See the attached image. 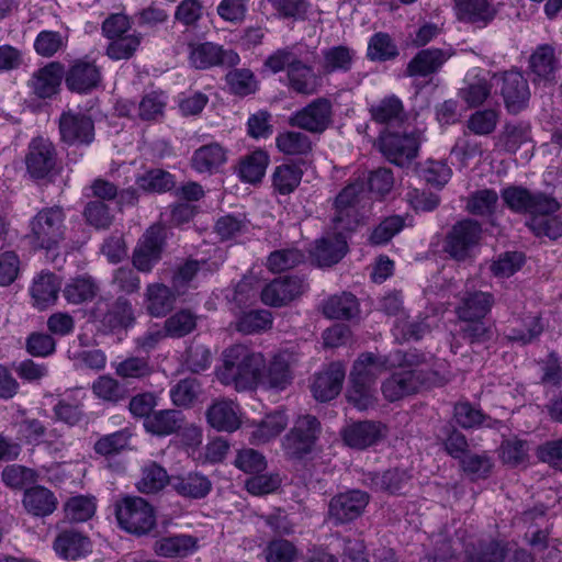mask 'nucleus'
<instances>
[{"instance_id":"774afa93","label":"nucleus","mask_w":562,"mask_h":562,"mask_svg":"<svg viewBox=\"0 0 562 562\" xmlns=\"http://www.w3.org/2000/svg\"><path fill=\"white\" fill-rule=\"evenodd\" d=\"M551 214H535L528 222L529 228L537 236L557 239L562 236V221Z\"/></svg>"},{"instance_id":"9b49d317","label":"nucleus","mask_w":562,"mask_h":562,"mask_svg":"<svg viewBox=\"0 0 562 562\" xmlns=\"http://www.w3.org/2000/svg\"><path fill=\"white\" fill-rule=\"evenodd\" d=\"M166 243L162 226L153 225L138 239L132 255V263L139 272L148 273L161 259Z\"/></svg>"},{"instance_id":"e433bc0d","label":"nucleus","mask_w":562,"mask_h":562,"mask_svg":"<svg viewBox=\"0 0 562 562\" xmlns=\"http://www.w3.org/2000/svg\"><path fill=\"white\" fill-rule=\"evenodd\" d=\"M529 66L536 76L535 80L554 81L558 68L554 48L549 44L538 46L530 56Z\"/></svg>"},{"instance_id":"49530a36","label":"nucleus","mask_w":562,"mask_h":562,"mask_svg":"<svg viewBox=\"0 0 562 562\" xmlns=\"http://www.w3.org/2000/svg\"><path fill=\"white\" fill-rule=\"evenodd\" d=\"M400 52L393 38L384 32L373 34L368 43L367 58L371 61L395 59Z\"/></svg>"},{"instance_id":"72a5a7b5","label":"nucleus","mask_w":562,"mask_h":562,"mask_svg":"<svg viewBox=\"0 0 562 562\" xmlns=\"http://www.w3.org/2000/svg\"><path fill=\"white\" fill-rule=\"evenodd\" d=\"M179 294V290L164 283L148 284L145 293L148 313L155 317L167 315L173 308Z\"/></svg>"},{"instance_id":"423d86ee","label":"nucleus","mask_w":562,"mask_h":562,"mask_svg":"<svg viewBox=\"0 0 562 562\" xmlns=\"http://www.w3.org/2000/svg\"><path fill=\"white\" fill-rule=\"evenodd\" d=\"M502 199L505 205L515 213L530 214H553L560 204L559 202L541 192L532 193L519 186H512L502 191Z\"/></svg>"},{"instance_id":"20e7f679","label":"nucleus","mask_w":562,"mask_h":562,"mask_svg":"<svg viewBox=\"0 0 562 562\" xmlns=\"http://www.w3.org/2000/svg\"><path fill=\"white\" fill-rule=\"evenodd\" d=\"M115 515L120 527L132 535H147L156 526L154 507L139 496L124 497L116 504Z\"/></svg>"},{"instance_id":"c85d7f7f","label":"nucleus","mask_w":562,"mask_h":562,"mask_svg":"<svg viewBox=\"0 0 562 562\" xmlns=\"http://www.w3.org/2000/svg\"><path fill=\"white\" fill-rule=\"evenodd\" d=\"M369 112L375 123L386 126H401L408 119L402 100L394 94L372 104Z\"/></svg>"},{"instance_id":"a18cd8bd","label":"nucleus","mask_w":562,"mask_h":562,"mask_svg":"<svg viewBox=\"0 0 562 562\" xmlns=\"http://www.w3.org/2000/svg\"><path fill=\"white\" fill-rule=\"evenodd\" d=\"M302 176V169L295 164L277 166L272 173V188L279 194H290L299 187Z\"/></svg>"},{"instance_id":"dca6fc26","label":"nucleus","mask_w":562,"mask_h":562,"mask_svg":"<svg viewBox=\"0 0 562 562\" xmlns=\"http://www.w3.org/2000/svg\"><path fill=\"white\" fill-rule=\"evenodd\" d=\"M346 370L340 362H331L314 374L311 391L315 400L328 402L337 397L342 389Z\"/></svg>"},{"instance_id":"69168bd1","label":"nucleus","mask_w":562,"mask_h":562,"mask_svg":"<svg viewBox=\"0 0 562 562\" xmlns=\"http://www.w3.org/2000/svg\"><path fill=\"white\" fill-rule=\"evenodd\" d=\"M64 512L70 521H87L94 515L95 504L87 496H75L67 501Z\"/></svg>"},{"instance_id":"6e6d98bb","label":"nucleus","mask_w":562,"mask_h":562,"mask_svg":"<svg viewBox=\"0 0 562 562\" xmlns=\"http://www.w3.org/2000/svg\"><path fill=\"white\" fill-rule=\"evenodd\" d=\"M460 465L472 481L488 477L493 469V462L485 453H465L460 458Z\"/></svg>"},{"instance_id":"5fc2aeb1","label":"nucleus","mask_w":562,"mask_h":562,"mask_svg":"<svg viewBox=\"0 0 562 562\" xmlns=\"http://www.w3.org/2000/svg\"><path fill=\"white\" fill-rule=\"evenodd\" d=\"M498 202V194L493 189H483L473 192L467 201V211L473 215H492Z\"/></svg>"},{"instance_id":"6e6552de","label":"nucleus","mask_w":562,"mask_h":562,"mask_svg":"<svg viewBox=\"0 0 562 562\" xmlns=\"http://www.w3.org/2000/svg\"><path fill=\"white\" fill-rule=\"evenodd\" d=\"M333 103L325 97L317 98L289 117L293 127L321 135L333 124Z\"/></svg>"},{"instance_id":"4c0bfd02","label":"nucleus","mask_w":562,"mask_h":562,"mask_svg":"<svg viewBox=\"0 0 562 562\" xmlns=\"http://www.w3.org/2000/svg\"><path fill=\"white\" fill-rule=\"evenodd\" d=\"M60 290L58 278L50 272L38 274L31 286V295L34 305L40 310L46 308L57 301Z\"/></svg>"},{"instance_id":"f257e3e1","label":"nucleus","mask_w":562,"mask_h":562,"mask_svg":"<svg viewBox=\"0 0 562 562\" xmlns=\"http://www.w3.org/2000/svg\"><path fill=\"white\" fill-rule=\"evenodd\" d=\"M265 357L245 345L237 344L222 353V364L216 370L221 383L233 385L237 391L254 390L260 382Z\"/></svg>"},{"instance_id":"4468645a","label":"nucleus","mask_w":562,"mask_h":562,"mask_svg":"<svg viewBox=\"0 0 562 562\" xmlns=\"http://www.w3.org/2000/svg\"><path fill=\"white\" fill-rule=\"evenodd\" d=\"M92 316L109 330L127 328L135 323L134 310L131 302L119 296L111 305L100 299L92 310Z\"/></svg>"},{"instance_id":"f8f14e48","label":"nucleus","mask_w":562,"mask_h":562,"mask_svg":"<svg viewBox=\"0 0 562 562\" xmlns=\"http://www.w3.org/2000/svg\"><path fill=\"white\" fill-rule=\"evenodd\" d=\"M299 362L297 355L290 350L276 352L261 370V384L274 389L285 390L293 381L294 368Z\"/></svg>"},{"instance_id":"412c9836","label":"nucleus","mask_w":562,"mask_h":562,"mask_svg":"<svg viewBox=\"0 0 562 562\" xmlns=\"http://www.w3.org/2000/svg\"><path fill=\"white\" fill-rule=\"evenodd\" d=\"M317 425L300 424L284 436L282 446L289 459L301 460L312 452L319 431Z\"/></svg>"},{"instance_id":"0eeeda50","label":"nucleus","mask_w":562,"mask_h":562,"mask_svg":"<svg viewBox=\"0 0 562 562\" xmlns=\"http://www.w3.org/2000/svg\"><path fill=\"white\" fill-rule=\"evenodd\" d=\"M420 143L419 132L409 134L384 132L379 137V149L391 164L406 167L417 157Z\"/></svg>"},{"instance_id":"b1692460","label":"nucleus","mask_w":562,"mask_h":562,"mask_svg":"<svg viewBox=\"0 0 562 562\" xmlns=\"http://www.w3.org/2000/svg\"><path fill=\"white\" fill-rule=\"evenodd\" d=\"M158 401L153 392H144L134 395L130 400L128 409L134 418L147 419L154 413V422H179L182 419L178 409H161L155 412Z\"/></svg>"},{"instance_id":"680f3d73","label":"nucleus","mask_w":562,"mask_h":562,"mask_svg":"<svg viewBox=\"0 0 562 562\" xmlns=\"http://www.w3.org/2000/svg\"><path fill=\"white\" fill-rule=\"evenodd\" d=\"M529 139V127L524 124L507 123L498 136L499 144L509 154L516 153Z\"/></svg>"},{"instance_id":"9d476101","label":"nucleus","mask_w":562,"mask_h":562,"mask_svg":"<svg viewBox=\"0 0 562 562\" xmlns=\"http://www.w3.org/2000/svg\"><path fill=\"white\" fill-rule=\"evenodd\" d=\"M60 140L68 146H89L95 136L92 117L82 112L68 110L58 120Z\"/></svg>"},{"instance_id":"7c9ffc66","label":"nucleus","mask_w":562,"mask_h":562,"mask_svg":"<svg viewBox=\"0 0 562 562\" xmlns=\"http://www.w3.org/2000/svg\"><path fill=\"white\" fill-rule=\"evenodd\" d=\"M55 552L65 560H77L91 550V541L75 529L60 531L54 541Z\"/></svg>"},{"instance_id":"4d7b16f0","label":"nucleus","mask_w":562,"mask_h":562,"mask_svg":"<svg viewBox=\"0 0 562 562\" xmlns=\"http://www.w3.org/2000/svg\"><path fill=\"white\" fill-rule=\"evenodd\" d=\"M196 327V316L188 311L181 310L165 321L164 328L168 337L181 338L192 333Z\"/></svg>"},{"instance_id":"aec40b11","label":"nucleus","mask_w":562,"mask_h":562,"mask_svg":"<svg viewBox=\"0 0 562 562\" xmlns=\"http://www.w3.org/2000/svg\"><path fill=\"white\" fill-rule=\"evenodd\" d=\"M305 290L303 280L299 277H280L268 283L261 291V300L266 305L283 306Z\"/></svg>"},{"instance_id":"5701e85b","label":"nucleus","mask_w":562,"mask_h":562,"mask_svg":"<svg viewBox=\"0 0 562 562\" xmlns=\"http://www.w3.org/2000/svg\"><path fill=\"white\" fill-rule=\"evenodd\" d=\"M452 56L450 49L425 48L420 49L407 64L405 75L407 77L426 78L437 74L447 60Z\"/></svg>"},{"instance_id":"052dcab7","label":"nucleus","mask_w":562,"mask_h":562,"mask_svg":"<svg viewBox=\"0 0 562 562\" xmlns=\"http://www.w3.org/2000/svg\"><path fill=\"white\" fill-rule=\"evenodd\" d=\"M405 226V218L401 215L385 217L372 231L369 241L371 245L387 244Z\"/></svg>"},{"instance_id":"58836bf2","label":"nucleus","mask_w":562,"mask_h":562,"mask_svg":"<svg viewBox=\"0 0 562 562\" xmlns=\"http://www.w3.org/2000/svg\"><path fill=\"white\" fill-rule=\"evenodd\" d=\"M269 162L270 157L268 153L262 149H257L240 158L236 168L237 175L244 182H260L266 173Z\"/></svg>"},{"instance_id":"2eb2a0df","label":"nucleus","mask_w":562,"mask_h":562,"mask_svg":"<svg viewBox=\"0 0 562 562\" xmlns=\"http://www.w3.org/2000/svg\"><path fill=\"white\" fill-rule=\"evenodd\" d=\"M428 380L429 372L424 370H401L387 378L381 389L389 402H395L418 392Z\"/></svg>"},{"instance_id":"8fccbe9b","label":"nucleus","mask_w":562,"mask_h":562,"mask_svg":"<svg viewBox=\"0 0 562 562\" xmlns=\"http://www.w3.org/2000/svg\"><path fill=\"white\" fill-rule=\"evenodd\" d=\"M99 291L94 280L90 277H79L66 284L63 293L68 303L81 304L92 300Z\"/></svg>"},{"instance_id":"f3484780","label":"nucleus","mask_w":562,"mask_h":562,"mask_svg":"<svg viewBox=\"0 0 562 562\" xmlns=\"http://www.w3.org/2000/svg\"><path fill=\"white\" fill-rule=\"evenodd\" d=\"M369 494L359 490L348 491L334 496L328 514L336 524L349 522L358 518L369 503Z\"/></svg>"},{"instance_id":"a19ab883","label":"nucleus","mask_w":562,"mask_h":562,"mask_svg":"<svg viewBox=\"0 0 562 562\" xmlns=\"http://www.w3.org/2000/svg\"><path fill=\"white\" fill-rule=\"evenodd\" d=\"M276 146L286 156H306L313 150L311 138L297 131H284L277 135Z\"/></svg>"},{"instance_id":"c756f323","label":"nucleus","mask_w":562,"mask_h":562,"mask_svg":"<svg viewBox=\"0 0 562 562\" xmlns=\"http://www.w3.org/2000/svg\"><path fill=\"white\" fill-rule=\"evenodd\" d=\"M507 553L508 549L504 542L480 539L465 544L463 562H503Z\"/></svg>"},{"instance_id":"f03ea898","label":"nucleus","mask_w":562,"mask_h":562,"mask_svg":"<svg viewBox=\"0 0 562 562\" xmlns=\"http://www.w3.org/2000/svg\"><path fill=\"white\" fill-rule=\"evenodd\" d=\"M263 67L272 74L286 70V87L296 94L310 97L316 94L322 87L321 75L315 71L312 65L302 60L296 44L272 52L266 58Z\"/></svg>"},{"instance_id":"393cba45","label":"nucleus","mask_w":562,"mask_h":562,"mask_svg":"<svg viewBox=\"0 0 562 562\" xmlns=\"http://www.w3.org/2000/svg\"><path fill=\"white\" fill-rule=\"evenodd\" d=\"M101 81L99 68L85 60L76 61L65 76L66 87L74 92L87 93L94 89Z\"/></svg>"},{"instance_id":"37998d69","label":"nucleus","mask_w":562,"mask_h":562,"mask_svg":"<svg viewBox=\"0 0 562 562\" xmlns=\"http://www.w3.org/2000/svg\"><path fill=\"white\" fill-rule=\"evenodd\" d=\"M382 435V429L376 424H349L342 430L346 445L351 448L364 449L374 443Z\"/></svg>"},{"instance_id":"ea45409f","label":"nucleus","mask_w":562,"mask_h":562,"mask_svg":"<svg viewBox=\"0 0 562 562\" xmlns=\"http://www.w3.org/2000/svg\"><path fill=\"white\" fill-rule=\"evenodd\" d=\"M171 487L181 496L189 498L205 497L211 488V481L199 473L171 476Z\"/></svg>"},{"instance_id":"603ef678","label":"nucleus","mask_w":562,"mask_h":562,"mask_svg":"<svg viewBox=\"0 0 562 562\" xmlns=\"http://www.w3.org/2000/svg\"><path fill=\"white\" fill-rule=\"evenodd\" d=\"M115 374L124 380H142L153 374L154 368L145 357H127L114 367Z\"/></svg>"},{"instance_id":"bf43d9fd","label":"nucleus","mask_w":562,"mask_h":562,"mask_svg":"<svg viewBox=\"0 0 562 562\" xmlns=\"http://www.w3.org/2000/svg\"><path fill=\"white\" fill-rule=\"evenodd\" d=\"M136 183L144 191L158 193L169 191L175 186L172 175L162 169L148 170L136 179Z\"/></svg>"},{"instance_id":"bb28decb","label":"nucleus","mask_w":562,"mask_h":562,"mask_svg":"<svg viewBox=\"0 0 562 562\" xmlns=\"http://www.w3.org/2000/svg\"><path fill=\"white\" fill-rule=\"evenodd\" d=\"M459 21L486 26L496 15V9L488 0H453Z\"/></svg>"},{"instance_id":"1a4fd4ad","label":"nucleus","mask_w":562,"mask_h":562,"mask_svg":"<svg viewBox=\"0 0 562 562\" xmlns=\"http://www.w3.org/2000/svg\"><path fill=\"white\" fill-rule=\"evenodd\" d=\"M482 226L477 221L465 218L457 222L445 239V251L458 261L465 260L482 237Z\"/></svg>"},{"instance_id":"7ed1b4c3","label":"nucleus","mask_w":562,"mask_h":562,"mask_svg":"<svg viewBox=\"0 0 562 562\" xmlns=\"http://www.w3.org/2000/svg\"><path fill=\"white\" fill-rule=\"evenodd\" d=\"M66 213L59 205L40 210L30 222L29 238L36 248H58L66 235Z\"/></svg>"},{"instance_id":"2f4dec72","label":"nucleus","mask_w":562,"mask_h":562,"mask_svg":"<svg viewBox=\"0 0 562 562\" xmlns=\"http://www.w3.org/2000/svg\"><path fill=\"white\" fill-rule=\"evenodd\" d=\"M386 370V360L372 352L361 353L353 362L349 382L366 383L375 386L378 378Z\"/></svg>"},{"instance_id":"a878e982","label":"nucleus","mask_w":562,"mask_h":562,"mask_svg":"<svg viewBox=\"0 0 562 562\" xmlns=\"http://www.w3.org/2000/svg\"><path fill=\"white\" fill-rule=\"evenodd\" d=\"M345 231H338L337 234L323 237L315 243L312 250V257L319 267H330L339 262L347 254L348 245L346 237L342 235Z\"/></svg>"},{"instance_id":"f704fd0d","label":"nucleus","mask_w":562,"mask_h":562,"mask_svg":"<svg viewBox=\"0 0 562 562\" xmlns=\"http://www.w3.org/2000/svg\"><path fill=\"white\" fill-rule=\"evenodd\" d=\"M227 161V149L220 143H210L194 150L192 168L200 173H213Z\"/></svg>"},{"instance_id":"864d4df0","label":"nucleus","mask_w":562,"mask_h":562,"mask_svg":"<svg viewBox=\"0 0 562 562\" xmlns=\"http://www.w3.org/2000/svg\"><path fill=\"white\" fill-rule=\"evenodd\" d=\"M142 42L139 33L126 34L110 40L105 54L112 60L130 59L134 56Z\"/></svg>"},{"instance_id":"39448f33","label":"nucleus","mask_w":562,"mask_h":562,"mask_svg":"<svg viewBox=\"0 0 562 562\" xmlns=\"http://www.w3.org/2000/svg\"><path fill=\"white\" fill-rule=\"evenodd\" d=\"M366 194V181L357 179L347 184L334 202L333 224L336 231L352 232L360 223L358 205Z\"/></svg>"},{"instance_id":"338daca9","label":"nucleus","mask_w":562,"mask_h":562,"mask_svg":"<svg viewBox=\"0 0 562 562\" xmlns=\"http://www.w3.org/2000/svg\"><path fill=\"white\" fill-rule=\"evenodd\" d=\"M498 119L495 110H479L470 115L467 126L475 135H490L495 131Z\"/></svg>"},{"instance_id":"09e8293b","label":"nucleus","mask_w":562,"mask_h":562,"mask_svg":"<svg viewBox=\"0 0 562 562\" xmlns=\"http://www.w3.org/2000/svg\"><path fill=\"white\" fill-rule=\"evenodd\" d=\"M144 426L147 432L159 437L177 432L187 446L201 442V430L194 424H187L183 428L176 427V424H144Z\"/></svg>"},{"instance_id":"3c124183","label":"nucleus","mask_w":562,"mask_h":562,"mask_svg":"<svg viewBox=\"0 0 562 562\" xmlns=\"http://www.w3.org/2000/svg\"><path fill=\"white\" fill-rule=\"evenodd\" d=\"M272 325V315L266 310H254L243 313L235 323L237 331L244 335L258 334Z\"/></svg>"},{"instance_id":"13d9d810","label":"nucleus","mask_w":562,"mask_h":562,"mask_svg":"<svg viewBox=\"0 0 562 562\" xmlns=\"http://www.w3.org/2000/svg\"><path fill=\"white\" fill-rule=\"evenodd\" d=\"M346 397L357 409L367 411L376 403V390L371 384L349 382Z\"/></svg>"},{"instance_id":"4be33fe9","label":"nucleus","mask_w":562,"mask_h":562,"mask_svg":"<svg viewBox=\"0 0 562 562\" xmlns=\"http://www.w3.org/2000/svg\"><path fill=\"white\" fill-rule=\"evenodd\" d=\"M502 81L501 93L506 109L514 114L520 112L527 106L530 98L527 80L521 72L510 70L503 74Z\"/></svg>"},{"instance_id":"de8ad7c7","label":"nucleus","mask_w":562,"mask_h":562,"mask_svg":"<svg viewBox=\"0 0 562 562\" xmlns=\"http://www.w3.org/2000/svg\"><path fill=\"white\" fill-rule=\"evenodd\" d=\"M171 476L167 471L156 462L145 467L142 477L137 482L136 487L143 494H154L161 491L167 484H170Z\"/></svg>"},{"instance_id":"79ce46f5","label":"nucleus","mask_w":562,"mask_h":562,"mask_svg":"<svg viewBox=\"0 0 562 562\" xmlns=\"http://www.w3.org/2000/svg\"><path fill=\"white\" fill-rule=\"evenodd\" d=\"M323 313L328 318L351 319L359 313L358 300L347 292L333 295L324 303Z\"/></svg>"},{"instance_id":"6ab92c4d","label":"nucleus","mask_w":562,"mask_h":562,"mask_svg":"<svg viewBox=\"0 0 562 562\" xmlns=\"http://www.w3.org/2000/svg\"><path fill=\"white\" fill-rule=\"evenodd\" d=\"M495 304L494 295L480 290L464 291L458 296L454 314L459 321L485 318Z\"/></svg>"},{"instance_id":"473e14b6","label":"nucleus","mask_w":562,"mask_h":562,"mask_svg":"<svg viewBox=\"0 0 562 562\" xmlns=\"http://www.w3.org/2000/svg\"><path fill=\"white\" fill-rule=\"evenodd\" d=\"M356 50L347 45H335L322 50L321 70L324 75L351 71Z\"/></svg>"},{"instance_id":"e2e57ef3","label":"nucleus","mask_w":562,"mask_h":562,"mask_svg":"<svg viewBox=\"0 0 562 562\" xmlns=\"http://www.w3.org/2000/svg\"><path fill=\"white\" fill-rule=\"evenodd\" d=\"M131 437L128 429L103 436L94 443V450L101 456L117 454L130 448Z\"/></svg>"},{"instance_id":"c9c22d12","label":"nucleus","mask_w":562,"mask_h":562,"mask_svg":"<svg viewBox=\"0 0 562 562\" xmlns=\"http://www.w3.org/2000/svg\"><path fill=\"white\" fill-rule=\"evenodd\" d=\"M57 498L48 488L37 485L25 490L23 505L27 513L36 517H45L57 508Z\"/></svg>"},{"instance_id":"0e129e2a","label":"nucleus","mask_w":562,"mask_h":562,"mask_svg":"<svg viewBox=\"0 0 562 562\" xmlns=\"http://www.w3.org/2000/svg\"><path fill=\"white\" fill-rule=\"evenodd\" d=\"M304 259V254L299 249H280L269 255L267 266L273 272H281L296 267L302 263Z\"/></svg>"},{"instance_id":"ddd939ff","label":"nucleus","mask_w":562,"mask_h":562,"mask_svg":"<svg viewBox=\"0 0 562 562\" xmlns=\"http://www.w3.org/2000/svg\"><path fill=\"white\" fill-rule=\"evenodd\" d=\"M189 61L196 69H207L214 66L233 67L239 63V56L232 49L211 42L190 43Z\"/></svg>"},{"instance_id":"cd10ccee","label":"nucleus","mask_w":562,"mask_h":562,"mask_svg":"<svg viewBox=\"0 0 562 562\" xmlns=\"http://www.w3.org/2000/svg\"><path fill=\"white\" fill-rule=\"evenodd\" d=\"M64 74V66L58 61H52L38 69L30 81L33 93L42 99L53 97L59 89Z\"/></svg>"},{"instance_id":"c03bdc74","label":"nucleus","mask_w":562,"mask_h":562,"mask_svg":"<svg viewBox=\"0 0 562 562\" xmlns=\"http://www.w3.org/2000/svg\"><path fill=\"white\" fill-rule=\"evenodd\" d=\"M196 546V539L188 535H179L157 540L154 544V551L159 557L173 558L183 557L193 551Z\"/></svg>"},{"instance_id":"a211bd4d","label":"nucleus","mask_w":562,"mask_h":562,"mask_svg":"<svg viewBox=\"0 0 562 562\" xmlns=\"http://www.w3.org/2000/svg\"><path fill=\"white\" fill-rule=\"evenodd\" d=\"M25 165L32 178H45L56 165V150L53 143L43 137L32 139L25 157Z\"/></svg>"}]
</instances>
